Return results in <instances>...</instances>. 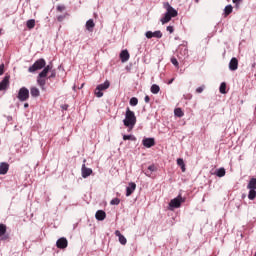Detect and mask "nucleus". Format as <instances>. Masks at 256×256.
<instances>
[{"label":"nucleus","mask_w":256,"mask_h":256,"mask_svg":"<svg viewBox=\"0 0 256 256\" xmlns=\"http://www.w3.org/2000/svg\"><path fill=\"white\" fill-rule=\"evenodd\" d=\"M123 124L125 127H128V129H133V127L137 125V116H135V112H133L129 107L126 108Z\"/></svg>","instance_id":"1"},{"label":"nucleus","mask_w":256,"mask_h":256,"mask_svg":"<svg viewBox=\"0 0 256 256\" xmlns=\"http://www.w3.org/2000/svg\"><path fill=\"white\" fill-rule=\"evenodd\" d=\"M164 9H166V13L164 17L161 18L162 25H165V23H169V21H171L173 17H177V15H179L177 10L169 5V2L164 3Z\"/></svg>","instance_id":"2"},{"label":"nucleus","mask_w":256,"mask_h":256,"mask_svg":"<svg viewBox=\"0 0 256 256\" xmlns=\"http://www.w3.org/2000/svg\"><path fill=\"white\" fill-rule=\"evenodd\" d=\"M52 69H53V66L51 65L46 66L37 77V83L43 91L45 90V85H47V79H45V77H47V73H49V71H51Z\"/></svg>","instance_id":"3"},{"label":"nucleus","mask_w":256,"mask_h":256,"mask_svg":"<svg viewBox=\"0 0 256 256\" xmlns=\"http://www.w3.org/2000/svg\"><path fill=\"white\" fill-rule=\"evenodd\" d=\"M45 65H47V62L45 59L40 58L38 59L32 66L28 68L29 73H35V71H41V69H45Z\"/></svg>","instance_id":"4"},{"label":"nucleus","mask_w":256,"mask_h":256,"mask_svg":"<svg viewBox=\"0 0 256 256\" xmlns=\"http://www.w3.org/2000/svg\"><path fill=\"white\" fill-rule=\"evenodd\" d=\"M108 87H111V83L109 82V80H106L103 84L98 85L95 89L96 97H103V91H106Z\"/></svg>","instance_id":"5"},{"label":"nucleus","mask_w":256,"mask_h":256,"mask_svg":"<svg viewBox=\"0 0 256 256\" xmlns=\"http://www.w3.org/2000/svg\"><path fill=\"white\" fill-rule=\"evenodd\" d=\"M17 99L22 103L29 100V89L22 87L18 91Z\"/></svg>","instance_id":"6"},{"label":"nucleus","mask_w":256,"mask_h":256,"mask_svg":"<svg viewBox=\"0 0 256 256\" xmlns=\"http://www.w3.org/2000/svg\"><path fill=\"white\" fill-rule=\"evenodd\" d=\"M181 203H185V198L181 197V195H179L178 197L172 199L169 203V206L172 209H179V207H181Z\"/></svg>","instance_id":"7"},{"label":"nucleus","mask_w":256,"mask_h":256,"mask_svg":"<svg viewBox=\"0 0 256 256\" xmlns=\"http://www.w3.org/2000/svg\"><path fill=\"white\" fill-rule=\"evenodd\" d=\"M83 163L84 164L82 165V168H81L82 177H83V179H87V177L92 175L93 170L91 168H87V166H85V163H87L86 159L83 160Z\"/></svg>","instance_id":"8"},{"label":"nucleus","mask_w":256,"mask_h":256,"mask_svg":"<svg viewBox=\"0 0 256 256\" xmlns=\"http://www.w3.org/2000/svg\"><path fill=\"white\" fill-rule=\"evenodd\" d=\"M145 37L147 39H153V37H155L156 39H161V37H163V33L161 32V30H157L155 32L147 31L145 33Z\"/></svg>","instance_id":"9"},{"label":"nucleus","mask_w":256,"mask_h":256,"mask_svg":"<svg viewBox=\"0 0 256 256\" xmlns=\"http://www.w3.org/2000/svg\"><path fill=\"white\" fill-rule=\"evenodd\" d=\"M68 245H69V241H67V238L65 237L58 239L56 242V247L58 249H67Z\"/></svg>","instance_id":"10"},{"label":"nucleus","mask_w":256,"mask_h":256,"mask_svg":"<svg viewBox=\"0 0 256 256\" xmlns=\"http://www.w3.org/2000/svg\"><path fill=\"white\" fill-rule=\"evenodd\" d=\"M142 145L147 149H151V147H155V138H144L142 140Z\"/></svg>","instance_id":"11"},{"label":"nucleus","mask_w":256,"mask_h":256,"mask_svg":"<svg viewBox=\"0 0 256 256\" xmlns=\"http://www.w3.org/2000/svg\"><path fill=\"white\" fill-rule=\"evenodd\" d=\"M229 69H230V71H237V69H239V60H237V58L233 57L230 60Z\"/></svg>","instance_id":"12"},{"label":"nucleus","mask_w":256,"mask_h":256,"mask_svg":"<svg viewBox=\"0 0 256 256\" xmlns=\"http://www.w3.org/2000/svg\"><path fill=\"white\" fill-rule=\"evenodd\" d=\"M135 189H137V184L134 182L129 183L128 187L126 188V197H131Z\"/></svg>","instance_id":"13"},{"label":"nucleus","mask_w":256,"mask_h":256,"mask_svg":"<svg viewBox=\"0 0 256 256\" xmlns=\"http://www.w3.org/2000/svg\"><path fill=\"white\" fill-rule=\"evenodd\" d=\"M9 76H5L4 79L0 82V91L7 90V87H9Z\"/></svg>","instance_id":"14"},{"label":"nucleus","mask_w":256,"mask_h":256,"mask_svg":"<svg viewBox=\"0 0 256 256\" xmlns=\"http://www.w3.org/2000/svg\"><path fill=\"white\" fill-rule=\"evenodd\" d=\"M9 171V164L7 162L0 163V175H7Z\"/></svg>","instance_id":"15"},{"label":"nucleus","mask_w":256,"mask_h":256,"mask_svg":"<svg viewBox=\"0 0 256 256\" xmlns=\"http://www.w3.org/2000/svg\"><path fill=\"white\" fill-rule=\"evenodd\" d=\"M115 235L118 237L119 243H121V245H127V238H125V236H123L119 230L115 231Z\"/></svg>","instance_id":"16"},{"label":"nucleus","mask_w":256,"mask_h":256,"mask_svg":"<svg viewBox=\"0 0 256 256\" xmlns=\"http://www.w3.org/2000/svg\"><path fill=\"white\" fill-rule=\"evenodd\" d=\"M97 221H105L107 214L103 210H98L95 214Z\"/></svg>","instance_id":"17"},{"label":"nucleus","mask_w":256,"mask_h":256,"mask_svg":"<svg viewBox=\"0 0 256 256\" xmlns=\"http://www.w3.org/2000/svg\"><path fill=\"white\" fill-rule=\"evenodd\" d=\"M129 51L127 50H123L121 53H120V59L122 61V63H126V61H129Z\"/></svg>","instance_id":"18"},{"label":"nucleus","mask_w":256,"mask_h":256,"mask_svg":"<svg viewBox=\"0 0 256 256\" xmlns=\"http://www.w3.org/2000/svg\"><path fill=\"white\" fill-rule=\"evenodd\" d=\"M86 29L87 31H89L90 33H93V29H95V22L93 21V19H89L86 22Z\"/></svg>","instance_id":"19"},{"label":"nucleus","mask_w":256,"mask_h":256,"mask_svg":"<svg viewBox=\"0 0 256 256\" xmlns=\"http://www.w3.org/2000/svg\"><path fill=\"white\" fill-rule=\"evenodd\" d=\"M154 171H157V166H155V164L148 166V169L145 172L146 177H151V175H152V173H154Z\"/></svg>","instance_id":"20"},{"label":"nucleus","mask_w":256,"mask_h":256,"mask_svg":"<svg viewBox=\"0 0 256 256\" xmlns=\"http://www.w3.org/2000/svg\"><path fill=\"white\" fill-rule=\"evenodd\" d=\"M30 95H32V97H39V95H41V92L39 91V88L33 86L30 88Z\"/></svg>","instance_id":"21"},{"label":"nucleus","mask_w":256,"mask_h":256,"mask_svg":"<svg viewBox=\"0 0 256 256\" xmlns=\"http://www.w3.org/2000/svg\"><path fill=\"white\" fill-rule=\"evenodd\" d=\"M247 189L249 190H256V178H251L248 185Z\"/></svg>","instance_id":"22"},{"label":"nucleus","mask_w":256,"mask_h":256,"mask_svg":"<svg viewBox=\"0 0 256 256\" xmlns=\"http://www.w3.org/2000/svg\"><path fill=\"white\" fill-rule=\"evenodd\" d=\"M233 13V6L227 5L224 9V16L229 17Z\"/></svg>","instance_id":"23"},{"label":"nucleus","mask_w":256,"mask_h":256,"mask_svg":"<svg viewBox=\"0 0 256 256\" xmlns=\"http://www.w3.org/2000/svg\"><path fill=\"white\" fill-rule=\"evenodd\" d=\"M151 93H153V95H157V93H159V91H161V88L159 87V85L157 84H153L150 88Z\"/></svg>","instance_id":"24"},{"label":"nucleus","mask_w":256,"mask_h":256,"mask_svg":"<svg viewBox=\"0 0 256 256\" xmlns=\"http://www.w3.org/2000/svg\"><path fill=\"white\" fill-rule=\"evenodd\" d=\"M26 27L28 29H34L35 28V19H30L26 22Z\"/></svg>","instance_id":"25"},{"label":"nucleus","mask_w":256,"mask_h":256,"mask_svg":"<svg viewBox=\"0 0 256 256\" xmlns=\"http://www.w3.org/2000/svg\"><path fill=\"white\" fill-rule=\"evenodd\" d=\"M7 233V226L5 224H0V237H3Z\"/></svg>","instance_id":"26"},{"label":"nucleus","mask_w":256,"mask_h":256,"mask_svg":"<svg viewBox=\"0 0 256 256\" xmlns=\"http://www.w3.org/2000/svg\"><path fill=\"white\" fill-rule=\"evenodd\" d=\"M226 89H227V84L225 82H222L219 88L220 93L225 95V93H227Z\"/></svg>","instance_id":"27"},{"label":"nucleus","mask_w":256,"mask_h":256,"mask_svg":"<svg viewBox=\"0 0 256 256\" xmlns=\"http://www.w3.org/2000/svg\"><path fill=\"white\" fill-rule=\"evenodd\" d=\"M174 115L176 117H183V115H185V113H183V110L181 108H176L174 110Z\"/></svg>","instance_id":"28"},{"label":"nucleus","mask_w":256,"mask_h":256,"mask_svg":"<svg viewBox=\"0 0 256 256\" xmlns=\"http://www.w3.org/2000/svg\"><path fill=\"white\" fill-rule=\"evenodd\" d=\"M248 199H250V201H253L256 199V190H250L248 193Z\"/></svg>","instance_id":"29"},{"label":"nucleus","mask_w":256,"mask_h":256,"mask_svg":"<svg viewBox=\"0 0 256 256\" xmlns=\"http://www.w3.org/2000/svg\"><path fill=\"white\" fill-rule=\"evenodd\" d=\"M225 168H219L216 172L217 177H225Z\"/></svg>","instance_id":"30"},{"label":"nucleus","mask_w":256,"mask_h":256,"mask_svg":"<svg viewBox=\"0 0 256 256\" xmlns=\"http://www.w3.org/2000/svg\"><path fill=\"white\" fill-rule=\"evenodd\" d=\"M138 103H139V99H137V97H132V98L130 99V105H131L132 107H136V105H138Z\"/></svg>","instance_id":"31"},{"label":"nucleus","mask_w":256,"mask_h":256,"mask_svg":"<svg viewBox=\"0 0 256 256\" xmlns=\"http://www.w3.org/2000/svg\"><path fill=\"white\" fill-rule=\"evenodd\" d=\"M123 140L124 141H135V137H133L132 135H124Z\"/></svg>","instance_id":"32"},{"label":"nucleus","mask_w":256,"mask_h":256,"mask_svg":"<svg viewBox=\"0 0 256 256\" xmlns=\"http://www.w3.org/2000/svg\"><path fill=\"white\" fill-rule=\"evenodd\" d=\"M121 200L119 198H114L110 201V205H119Z\"/></svg>","instance_id":"33"},{"label":"nucleus","mask_w":256,"mask_h":256,"mask_svg":"<svg viewBox=\"0 0 256 256\" xmlns=\"http://www.w3.org/2000/svg\"><path fill=\"white\" fill-rule=\"evenodd\" d=\"M232 2L235 4L236 9H239V5L243 3V0H232Z\"/></svg>","instance_id":"34"},{"label":"nucleus","mask_w":256,"mask_h":256,"mask_svg":"<svg viewBox=\"0 0 256 256\" xmlns=\"http://www.w3.org/2000/svg\"><path fill=\"white\" fill-rule=\"evenodd\" d=\"M171 63L172 65H174V67H179V62L177 61V58H171Z\"/></svg>","instance_id":"35"},{"label":"nucleus","mask_w":256,"mask_h":256,"mask_svg":"<svg viewBox=\"0 0 256 256\" xmlns=\"http://www.w3.org/2000/svg\"><path fill=\"white\" fill-rule=\"evenodd\" d=\"M56 9L59 13H63V11H65V6L64 5H58Z\"/></svg>","instance_id":"36"},{"label":"nucleus","mask_w":256,"mask_h":256,"mask_svg":"<svg viewBox=\"0 0 256 256\" xmlns=\"http://www.w3.org/2000/svg\"><path fill=\"white\" fill-rule=\"evenodd\" d=\"M177 165H178L179 167H182V165H185V161H183V158H178V159H177Z\"/></svg>","instance_id":"37"},{"label":"nucleus","mask_w":256,"mask_h":256,"mask_svg":"<svg viewBox=\"0 0 256 256\" xmlns=\"http://www.w3.org/2000/svg\"><path fill=\"white\" fill-rule=\"evenodd\" d=\"M203 91H205V85H202L196 89V93H202Z\"/></svg>","instance_id":"38"},{"label":"nucleus","mask_w":256,"mask_h":256,"mask_svg":"<svg viewBox=\"0 0 256 256\" xmlns=\"http://www.w3.org/2000/svg\"><path fill=\"white\" fill-rule=\"evenodd\" d=\"M3 73H5V64L0 65V77L3 75Z\"/></svg>","instance_id":"39"},{"label":"nucleus","mask_w":256,"mask_h":256,"mask_svg":"<svg viewBox=\"0 0 256 256\" xmlns=\"http://www.w3.org/2000/svg\"><path fill=\"white\" fill-rule=\"evenodd\" d=\"M167 31H169L170 33H173V31H175V29L173 28V26H167Z\"/></svg>","instance_id":"40"},{"label":"nucleus","mask_w":256,"mask_h":256,"mask_svg":"<svg viewBox=\"0 0 256 256\" xmlns=\"http://www.w3.org/2000/svg\"><path fill=\"white\" fill-rule=\"evenodd\" d=\"M65 19V16L60 15L57 17V21H59L61 23V21H63Z\"/></svg>","instance_id":"41"},{"label":"nucleus","mask_w":256,"mask_h":256,"mask_svg":"<svg viewBox=\"0 0 256 256\" xmlns=\"http://www.w3.org/2000/svg\"><path fill=\"white\" fill-rule=\"evenodd\" d=\"M55 77H56V73L55 71H52L51 75L49 76V79H55Z\"/></svg>","instance_id":"42"},{"label":"nucleus","mask_w":256,"mask_h":256,"mask_svg":"<svg viewBox=\"0 0 256 256\" xmlns=\"http://www.w3.org/2000/svg\"><path fill=\"white\" fill-rule=\"evenodd\" d=\"M145 103H149L151 101V98L149 97V95H146L144 98Z\"/></svg>","instance_id":"43"},{"label":"nucleus","mask_w":256,"mask_h":256,"mask_svg":"<svg viewBox=\"0 0 256 256\" xmlns=\"http://www.w3.org/2000/svg\"><path fill=\"white\" fill-rule=\"evenodd\" d=\"M62 109H64V111H67V109H69V105L64 104V105L62 106Z\"/></svg>","instance_id":"44"},{"label":"nucleus","mask_w":256,"mask_h":256,"mask_svg":"<svg viewBox=\"0 0 256 256\" xmlns=\"http://www.w3.org/2000/svg\"><path fill=\"white\" fill-rule=\"evenodd\" d=\"M180 167H181L182 173H185V171H186L185 164H183V165L180 166Z\"/></svg>","instance_id":"45"},{"label":"nucleus","mask_w":256,"mask_h":256,"mask_svg":"<svg viewBox=\"0 0 256 256\" xmlns=\"http://www.w3.org/2000/svg\"><path fill=\"white\" fill-rule=\"evenodd\" d=\"M173 81H175V78H172L170 81H168V85H171V83H173Z\"/></svg>","instance_id":"46"},{"label":"nucleus","mask_w":256,"mask_h":256,"mask_svg":"<svg viewBox=\"0 0 256 256\" xmlns=\"http://www.w3.org/2000/svg\"><path fill=\"white\" fill-rule=\"evenodd\" d=\"M24 108H25V109L29 108V103H25V104H24Z\"/></svg>","instance_id":"47"},{"label":"nucleus","mask_w":256,"mask_h":256,"mask_svg":"<svg viewBox=\"0 0 256 256\" xmlns=\"http://www.w3.org/2000/svg\"><path fill=\"white\" fill-rule=\"evenodd\" d=\"M196 1V3H199V0H195Z\"/></svg>","instance_id":"48"},{"label":"nucleus","mask_w":256,"mask_h":256,"mask_svg":"<svg viewBox=\"0 0 256 256\" xmlns=\"http://www.w3.org/2000/svg\"><path fill=\"white\" fill-rule=\"evenodd\" d=\"M254 256H256V252H255V255Z\"/></svg>","instance_id":"49"}]
</instances>
